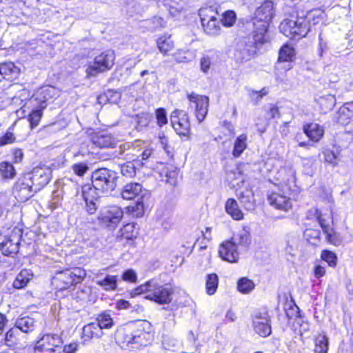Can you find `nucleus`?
I'll return each mask as SVG.
<instances>
[{"label": "nucleus", "mask_w": 353, "mask_h": 353, "mask_svg": "<svg viewBox=\"0 0 353 353\" xmlns=\"http://www.w3.org/2000/svg\"><path fill=\"white\" fill-rule=\"evenodd\" d=\"M32 275L29 274L26 270H22L15 279L13 286L17 289H21L25 287L31 279Z\"/></svg>", "instance_id": "47"}, {"label": "nucleus", "mask_w": 353, "mask_h": 353, "mask_svg": "<svg viewBox=\"0 0 353 353\" xmlns=\"http://www.w3.org/2000/svg\"><path fill=\"white\" fill-rule=\"evenodd\" d=\"M117 173L108 168H99L92 172V188L95 192L108 193L114 190L117 182Z\"/></svg>", "instance_id": "3"}, {"label": "nucleus", "mask_w": 353, "mask_h": 353, "mask_svg": "<svg viewBox=\"0 0 353 353\" xmlns=\"http://www.w3.org/2000/svg\"><path fill=\"white\" fill-rule=\"evenodd\" d=\"M0 174L3 179H12L16 175L14 166L9 162L3 161L0 163Z\"/></svg>", "instance_id": "45"}, {"label": "nucleus", "mask_w": 353, "mask_h": 353, "mask_svg": "<svg viewBox=\"0 0 353 353\" xmlns=\"http://www.w3.org/2000/svg\"><path fill=\"white\" fill-rule=\"evenodd\" d=\"M321 259L327 263L330 267H335L337 263V257L335 253L324 250L321 253Z\"/></svg>", "instance_id": "53"}, {"label": "nucleus", "mask_w": 353, "mask_h": 353, "mask_svg": "<svg viewBox=\"0 0 353 353\" xmlns=\"http://www.w3.org/2000/svg\"><path fill=\"white\" fill-rule=\"evenodd\" d=\"M305 238L312 244L317 243L319 236L320 231L312 228H307L304 232Z\"/></svg>", "instance_id": "52"}, {"label": "nucleus", "mask_w": 353, "mask_h": 353, "mask_svg": "<svg viewBox=\"0 0 353 353\" xmlns=\"http://www.w3.org/2000/svg\"><path fill=\"white\" fill-rule=\"evenodd\" d=\"M143 188L140 183H130L123 187L121 191V196L126 200H132L136 198L143 199Z\"/></svg>", "instance_id": "24"}, {"label": "nucleus", "mask_w": 353, "mask_h": 353, "mask_svg": "<svg viewBox=\"0 0 353 353\" xmlns=\"http://www.w3.org/2000/svg\"><path fill=\"white\" fill-rule=\"evenodd\" d=\"M252 325L256 333L263 337L271 334L270 316L267 312H257L253 317Z\"/></svg>", "instance_id": "14"}, {"label": "nucleus", "mask_w": 353, "mask_h": 353, "mask_svg": "<svg viewBox=\"0 0 353 353\" xmlns=\"http://www.w3.org/2000/svg\"><path fill=\"white\" fill-rule=\"evenodd\" d=\"M150 323L147 321H140L134 330V347L137 348L139 346L146 345L150 341Z\"/></svg>", "instance_id": "15"}, {"label": "nucleus", "mask_w": 353, "mask_h": 353, "mask_svg": "<svg viewBox=\"0 0 353 353\" xmlns=\"http://www.w3.org/2000/svg\"><path fill=\"white\" fill-rule=\"evenodd\" d=\"M170 121L176 132L179 136H187L190 130L188 114L181 110H174L170 115Z\"/></svg>", "instance_id": "10"}, {"label": "nucleus", "mask_w": 353, "mask_h": 353, "mask_svg": "<svg viewBox=\"0 0 353 353\" xmlns=\"http://www.w3.org/2000/svg\"><path fill=\"white\" fill-rule=\"evenodd\" d=\"M226 179L234 187L240 186L245 181V176L239 168L228 171L226 174Z\"/></svg>", "instance_id": "34"}, {"label": "nucleus", "mask_w": 353, "mask_h": 353, "mask_svg": "<svg viewBox=\"0 0 353 353\" xmlns=\"http://www.w3.org/2000/svg\"><path fill=\"white\" fill-rule=\"evenodd\" d=\"M128 162L120 165L121 173L127 178H132L136 174V165L139 163V160H134L132 157L125 158Z\"/></svg>", "instance_id": "35"}, {"label": "nucleus", "mask_w": 353, "mask_h": 353, "mask_svg": "<svg viewBox=\"0 0 353 353\" xmlns=\"http://www.w3.org/2000/svg\"><path fill=\"white\" fill-rule=\"evenodd\" d=\"M23 232L15 227L8 234L0 233V249L4 255L16 254L19 251Z\"/></svg>", "instance_id": "5"}, {"label": "nucleus", "mask_w": 353, "mask_h": 353, "mask_svg": "<svg viewBox=\"0 0 353 353\" xmlns=\"http://www.w3.org/2000/svg\"><path fill=\"white\" fill-rule=\"evenodd\" d=\"M37 191L35 190L34 184L31 181L30 176L26 174L20 178L15 183L13 193L18 201L24 202L32 197L34 192Z\"/></svg>", "instance_id": "8"}, {"label": "nucleus", "mask_w": 353, "mask_h": 353, "mask_svg": "<svg viewBox=\"0 0 353 353\" xmlns=\"http://www.w3.org/2000/svg\"><path fill=\"white\" fill-rule=\"evenodd\" d=\"M118 276L107 274L103 279H98L96 283L105 291H114L117 288Z\"/></svg>", "instance_id": "31"}, {"label": "nucleus", "mask_w": 353, "mask_h": 353, "mask_svg": "<svg viewBox=\"0 0 353 353\" xmlns=\"http://www.w3.org/2000/svg\"><path fill=\"white\" fill-rule=\"evenodd\" d=\"M353 117V102L345 103L334 114L333 121L341 125L348 124Z\"/></svg>", "instance_id": "20"}, {"label": "nucleus", "mask_w": 353, "mask_h": 353, "mask_svg": "<svg viewBox=\"0 0 353 353\" xmlns=\"http://www.w3.org/2000/svg\"><path fill=\"white\" fill-rule=\"evenodd\" d=\"M218 284H219L218 276L214 273L208 274L207 276L206 282H205L206 292L209 295L214 294L216 291Z\"/></svg>", "instance_id": "44"}, {"label": "nucleus", "mask_w": 353, "mask_h": 353, "mask_svg": "<svg viewBox=\"0 0 353 353\" xmlns=\"http://www.w3.org/2000/svg\"><path fill=\"white\" fill-rule=\"evenodd\" d=\"M329 348L328 338L324 333L318 334L314 338V353H327Z\"/></svg>", "instance_id": "37"}, {"label": "nucleus", "mask_w": 353, "mask_h": 353, "mask_svg": "<svg viewBox=\"0 0 353 353\" xmlns=\"http://www.w3.org/2000/svg\"><path fill=\"white\" fill-rule=\"evenodd\" d=\"M173 292L174 289L172 287L168 285H160L157 281L154 280V288L145 298L159 304H165L171 301Z\"/></svg>", "instance_id": "11"}, {"label": "nucleus", "mask_w": 353, "mask_h": 353, "mask_svg": "<svg viewBox=\"0 0 353 353\" xmlns=\"http://www.w3.org/2000/svg\"><path fill=\"white\" fill-rule=\"evenodd\" d=\"M55 91V88L51 86H46L39 89L36 92V96L44 95V99H41V103H39V107L41 108V109H45L47 106L46 102L53 98Z\"/></svg>", "instance_id": "40"}, {"label": "nucleus", "mask_w": 353, "mask_h": 353, "mask_svg": "<svg viewBox=\"0 0 353 353\" xmlns=\"http://www.w3.org/2000/svg\"><path fill=\"white\" fill-rule=\"evenodd\" d=\"M114 60L115 54L113 51L102 52L86 65V77L88 78L94 77L99 73L110 70L114 64Z\"/></svg>", "instance_id": "4"}, {"label": "nucleus", "mask_w": 353, "mask_h": 353, "mask_svg": "<svg viewBox=\"0 0 353 353\" xmlns=\"http://www.w3.org/2000/svg\"><path fill=\"white\" fill-rule=\"evenodd\" d=\"M43 109H41V108L39 107L38 109L32 110L29 114L28 121L30 122L31 128H34L38 125L43 115Z\"/></svg>", "instance_id": "50"}, {"label": "nucleus", "mask_w": 353, "mask_h": 353, "mask_svg": "<svg viewBox=\"0 0 353 353\" xmlns=\"http://www.w3.org/2000/svg\"><path fill=\"white\" fill-rule=\"evenodd\" d=\"M82 194L86 204V211L90 214H94L98 208L96 201L99 197V193L95 192L94 188H92L90 185H85L82 188Z\"/></svg>", "instance_id": "17"}, {"label": "nucleus", "mask_w": 353, "mask_h": 353, "mask_svg": "<svg viewBox=\"0 0 353 353\" xmlns=\"http://www.w3.org/2000/svg\"><path fill=\"white\" fill-rule=\"evenodd\" d=\"M315 102L319 105L320 111L326 114L330 112L336 105V98L333 94H325L315 98Z\"/></svg>", "instance_id": "27"}, {"label": "nucleus", "mask_w": 353, "mask_h": 353, "mask_svg": "<svg viewBox=\"0 0 353 353\" xmlns=\"http://www.w3.org/2000/svg\"><path fill=\"white\" fill-rule=\"evenodd\" d=\"M52 284L58 290H63L74 285V280L69 269L57 272L52 278Z\"/></svg>", "instance_id": "19"}, {"label": "nucleus", "mask_w": 353, "mask_h": 353, "mask_svg": "<svg viewBox=\"0 0 353 353\" xmlns=\"http://www.w3.org/2000/svg\"><path fill=\"white\" fill-rule=\"evenodd\" d=\"M19 72L20 68L12 62L4 63L0 65V73L5 79H15Z\"/></svg>", "instance_id": "32"}, {"label": "nucleus", "mask_w": 353, "mask_h": 353, "mask_svg": "<svg viewBox=\"0 0 353 353\" xmlns=\"http://www.w3.org/2000/svg\"><path fill=\"white\" fill-rule=\"evenodd\" d=\"M200 63H201V70L203 72L206 73V72H208V71L210 68V66H211V64H212V61H211L210 58L208 56H203L201 59Z\"/></svg>", "instance_id": "62"}, {"label": "nucleus", "mask_w": 353, "mask_h": 353, "mask_svg": "<svg viewBox=\"0 0 353 353\" xmlns=\"http://www.w3.org/2000/svg\"><path fill=\"white\" fill-rule=\"evenodd\" d=\"M62 340L57 334H44L34 345L35 353H59L62 350Z\"/></svg>", "instance_id": "6"}, {"label": "nucleus", "mask_w": 353, "mask_h": 353, "mask_svg": "<svg viewBox=\"0 0 353 353\" xmlns=\"http://www.w3.org/2000/svg\"><path fill=\"white\" fill-rule=\"evenodd\" d=\"M15 137L11 132H7L3 136L0 137V146H4L11 144L15 141Z\"/></svg>", "instance_id": "59"}, {"label": "nucleus", "mask_w": 353, "mask_h": 353, "mask_svg": "<svg viewBox=\"0 0 353 353\" xmlns=\"http://www.w3.org/2000/svg\"><path fill=\"white\" fill-rule=\"evenodd\" d=\"M256 48L252 44L240 43L235 50L234 56L238 62H244L251 59L256 53Z\"/></svg>", "instance_id": "23"}, {"label": "nucleus", "mask_w": 353, "mask_h": 353, "mask_svg": "<svg viewBox=\"0 0 353 353\" xmlns=\"http://www.w3.org/2000/svg\"><path fill=\"white\" fill-rule=\"evenodd\" d=\"M142 199H143L139 198L135 205L129 207L132 209V212H135L137 216H141L144 212V205Z\"/></svg>", "instance_id": "60"}, {"label": "nucleus", "mask_w": 353, "mask_h": 353, "mask_svg": "<svg viewBox=\"0 0 353 353\" xmlns=\"http://www.w3.org/2000/svg\"><path fill=\"white\" fill-rule=\"evenodd\" d=\"M188 99L190 101V107L194 108V114L197 121L199 123L202 122L208 112L209 98L192 92L188 94Z\"/></svg>", "instance_id": "9"}, {"label": "nucleus", "mask_w": 353, "mask_h": 353, "mask_svg": "<svg viewBox=\"0 0 353 353\" xmlns=\"http://www.w3.org/2000/svg\"><path fill=\"white\" fill-rule=\"evenodd\" d=\"M72 170L75 174L81 176L88 170V166L84 163H74L72 166Z\"/></svg>", "instance_id": "57"}, {"label": "nucleus", "mask_w": 353, "mask_h": 353, "mask_svg": "<svg viewBox=\"0 0 353 353\" xmlns=\"http://www.w3.org/2000/svg\"><path fill=\"white\" fill-rule=\"evenodd\" d=\"M230 241L237 247L247 248L251 243V237L250 233L243 229L234 234Z\"/></svg>", "instance_id": "36"}, {"label": "nucleus", "mask_w": 353, "mask_h": 353, "mask_svg": "<svg viewBox=\"0 0 353 353\" xmlns=\"http://www.w3.org/2000/svg\"><path fill=\"white\" fill-rule=\"evenodd\" d=\"M247 141L248 136L246 134H242L235 139L232 152V154L234 158L240 157L245 150L248 148Z\"/></svg>", "instance_id": "33"}, {"label": "nucleus", "mask_w": 353, "mask_h": 353, "mask_svg": "<svg viewBox=\"0 0 353 353\" xmlns=\"http://www.w3.org/2000/svg\"><path fill=\"white\" fill-rule=\"evenodd\" d=\"M270 204L276 209L288 211L291 209L292 202L291 199L285 194H281L280 192H272L268 198Z\"/></svg>", "instance_id": "18"}, {"label": "nucleus", "mask_w": 353, "mask_h": 353, "mask_svg": "<svg viewBox=\"0 0 353 353\" xmlns=\"http://www.w3.org/2000/svg\"><path fill=\"white\" fill-rule=\"evenodd\" d=\"M154 288V279H151L144 284L141 285L137 287L132 292V296H137L145 292H149L150 294L152 292V290Z\"/></svg>", "instance_id": "48"}, {"label": "nucleus", "mask_w": 353, "mask_h": 353, "mask_svg": "<svg viewBox=\"0 0 353 353\" xmlns=\"http://www.w3.org/2000/svg\"><path fill=\"white\" fill-rule=\"evenodd\" d=\"M122 279L125 281L136 283L137 281V276L134 270L129 269L123 272Z\"/></svg>", "instance_id": "61"}, {"label": "nucleus", "mask_w": 353, "mask_h": 353, "mask_svg": "<svg viewBox=\"0 0 353 353\" xmlns=\"http://www.w3.org/2000/svg\"><path fill=\"white\" fill-rule=\"evenodd\" d=\"M280 31L291 39L299 40L305 37L309 31V23L306 19L291 15L285 19L279 26Z\"/></svg>", "instance_id": "2"}, {"label": "nucleus", "mask_w": 353, "mask_h": 353, "mask_svg": "<svg viewBox=\"0 0 353 353\" xmlns=\"http://www.w3.org/2000/svg\"><path fill=\"white\" fill-rule=\"evenodd\" d=\"M121 235L126 239H132L136 236L135 227L133 223L125 225L120 230Z\"/></svg>", "instance_id": "51"}, {"label": "nucleus", "mask_w": 353, "mask_h": 353, "mask_svg": "<svg viewBox=\"0 0 353 353\" xmlns=\"http://www.w3.org/2000/svg\"><path fill=\"white\" fill-rule=\"evenodd\" d=\"M325 161L333 167L338 165L339 159L337 155L332 150L327 149L323 152Z\"/></svg>", "instance_id": "55"}, {"label": "nucleus", "mask_w": 353, "mask_h": 353, "mask_svg": "<svg viewBox=\"0 0 353 353\" xmlns=\"http://www.w3.org/2000/svg\"><path fill=\"white\" fill-rule=\"evenodd\" d=\"M157 124L162 126L168 123L165 110L163 108H159L155 112Z\"/></svg>", "instance_id": "58"}, {"label": "nucleus", "mask_w": 353, "mask_h": 353, "mask_svg": "<svg viewBox=\"0 0 353 353\" xmlns=\"http://www.w3.org/2000/svg\"><path fill=\"white\" fill-rule=\"evenodd\" d=\"M199 14L201 24L205 22L210 21L212 19L216 18L219 15L218 12L212 7L201 8Z\"/></svg>", "instance_id": "46"}, {"label": "nucleus", "mask_w": 353, "mask_h": 353, "mask_svg": "<svg viewBox=\"0 0 353 353\" xmlns=\"http://www.w3.org/2000/svg\"><path fill=\"white\" fill-rule=\"evenodd\" d=\"M103 335V331L97 323L91 322L82 328L81 340L83 344L89 343L92 339H99Z\"/></svg>", "instance_id": "22"}, {"label": "nucleus", "mask_w": 353, "mask_h": 353, "mask_svg": "<svg viewBox=\"0 0 353 353\" xmlns=\"http://www.w3.org/2000/svg\"><path fill=\"white\" fill-rule=\"evenodd\" d=\"M317 215V220L320 224L323 232L326 234V239L330 243L334 245H339L342 242L341 236L335 232L332 226V220L330 215L323 216L319 213L318 210H316Z\"/></svg>", "instance_id": "12"}, {"label": "nucleus", "mask_w": 353, "mask_h": 353, "mask_svg": "<svg viewBox=\"0 0 353 353\" xmlns=\"http://www.w3.org/2000/svg\"><path fill=\"white\" fill-rule=\"evenodd\" d=\"M123 216L122 209L118 206L112 205L102 209L98 216V220L105 227L115 228Z\"/></svg>", "instance_id": "7"}, {"label": "nucleus", "mask_w": 353, "mask_h": 353, "mask_svg": "<svg viewBox=\"0 0 353 353\" xmlns=\"http://www.w3.org/2000/svg\"><path fill=\"white\" fill-rule=\"evenodd\" d=\"M159 50L164 55L172 50L174 48V42L170 35L160 37L157 41Z\"/></svg>", "instance_id": "39"}, {"label": "nucleus", "mask_w": 353, "mask_h": 353, "mask_svg": "<svg viewBox=\"0 0 353 353\" xmlns=\"http://www.w3.org/2000/svg\"><path fill=\"white\" fill-rule=\"evenodd\" d=\"M90 139L93 145L100 148H114L117 145V140L104 132H94Z\"/></svg>", "instance_id": "21"}, {"label": "nucleus", "mask_w": 353, "mask_h": 353, "mask_svg": "<svg viewBox=\"0 0 353 353\" xmlns=\"http://www.w3.org/2000/svg\"><path fill=\"white\" fill-rule=\"evenodd\" d=\"M202 26L205 32L209 35L216 36L220 33L221 27L217 17L210 21L205 22Z\"/></svg>", "instance_id": "42"}, {"label": "nucleus", "mask_w": 353, "mask_h": 353, "mask_svg": "<svg viewBox=\"0 0 353 353\" xmlns=\"http://www.w3.org/2000/svg\"><path fill=\"white\" fill-rule=\"evenodd\" d=\"M303 131L313 141H319L324 134L323 129L317 123H311L304 126Z\"/></svg>", "instance_id": "30"}, {"label": "nucleus", "mask_w": 353, "mask_h": 353, "mask_svg": "<svg viewBox=\"0 0 353 353\" xmlns=\"http://www.w3.org/2000/svg\"><path fill=\"white\" fill-rule=\"evenodd\" d=\"M219 254L223 260L229 263H236L239 259L238 248L230 240L220 245Z\"/></svg>", "instance_id": "16"}, {"label": "nucleus", "mask_w": 353, "mask_h": 353, "mask_svg": "<svg viewBox=\"0 0 353 353\" xmlns=\"http://www.w3.org/2000/svg\"><path fill=\"white\" fill-rule=\"evenodd\" d=\"M225 212L234 220L240 221L243 219V213L239 207L234 199H228L225 203Z\"/></svg>", "instance_id": "29"}, {"label": "nucleus", "mask_w": 353, "mask_h": 353, "mask_svg": "<svg viewBox=\"0 0 353 353\" xmlns=\"http://www.w3.org/2000/svg\"><path fill=\"white\" fill-rule=\"evenodd\" d=\"M21 332L14 326L10 328L6 334L4 341L5 344L10 347H17L23 346L26 343L21 338Z\"/></svg>", "instance_id": "25"}, {"label": "nucleus", "mask_w": 353, "mask_h": 353, "mask_svg": "<svg viewBox=\"0 0 353 353\" xmlns=\"http://www.w3.org/2000/svg\"><path fill=\"white\" fill-rule=\"evenodd\" d=\"M108 100L112 103H116L121 97V94L117 91L108 90L106 92Z\"/></svg>", "instance_id": "63"}, {"label": "nucleus", "mask_w": 353, "mask_h": 353, "mask_svg": "<svg viewBox=\"0 0 353 353\" xmlns=\"http://www.w3.org/2000/svg\"><path fill=\"white\" fill-rule=\"evenodd\" d=\"M52 170L49 166L36 167L31 173L28 174L35 186V190H40L46 186L51 179Z\"/></svg>", "instance_id": "13"}, {"label": "nucleus", "mask_w": 353, "mask_h": 353, "mask_svg": "<svg viewBox=\"0 0 353 353\" xmlns=\"http://www.w3.org/2000/svg\"><path fill=\"white\" fill-rule=\"evenodd\" d=\"M254 40L256 43H263L266 41L265 34L269 23L274 15V4L271 1H265L259 7L254 13Z\"/></svg>", "instance_id": "1"}, {"label": "nucleus", "mask_w": 353, "mask_h": 353, "mask_svg": "<svg viewBox=\"0 0 353 353\" xmlns=\"http://www.w3.org/2000/svg\"><path fill=\"white\" fill-rule=\"evenodd\" d=\"M176 176L177 172L176 171L168 172L165 174V181L172 185H174L176 183Z\"/></svg>", "instance_id": "64"}, {"label": "nucleus", "mask_w": 353, "mask_h": 353, "mask_svg": "<svg viewBox=\"0 0 353 353\" xmlns=\"http://www.w3.org/2000/svg\"><path fill=\"white\" fill-rule=\"evenodd\" d=\"M238 199L246 210L252 211L255 209L256 201L254 194L251 188H246L238 195Z\"/></svg>", "instance_id": "26"}, {"label": "nucleus", "mask_w": 353, "mask_h": 353, "mask_svg": "<svg viewBox=\"0 0 353 353\" xmlns=\"http://www.w3.org/2000/svg\"><path fill=\"white\" fill-rule=\"evenodd\" d=\"M95 323L99 325L101 331L103 329H110L114 325V321L108 312H103L98 314Z\"/></svg>", "instance_id": "41"}, {"label": "nucleus", "mask_w": 353, "mask_h": 353, "mask_svg": "<svg viewBox=\"0 0 353 353\" xmlns=\"http://www.w3.org/2000/svg\"><path fill=\"white\" fill-rule=\"evenodd\" d=\"M35 321L33 318L26 316L18 318L14 323V326L19 332L28 334L32 332L35 328Z\"/></svg>", "instance_id": "28"}, {"label": "nucleus", "mask_w": 353, "mask_h": 353, "mask_svg": "<svg viewBox=\"0 0 353 353\" xmlns=\"http://www.w3.org/2000/svg\"><path fill=\"white\" fill-rule=\"evenodd\" d=\"M236 20V14L233 11H227L223 14L221 23L224 26L230 27L233 26Z\"/></svg>", "instance_id": "56"}, {"label": "nucleus", "mask_w": 353, "mask_h": 353, "mask_svg": "<svg viewBox=\"0 0 353 353\" xmlns=\"http://www.w3.org/2000/svg\"><path fill=\"white\" fill-rule=\"evenodd\" d=\"M117 339L121 343L122 347H134V331L128 329H124L119 332L117 334Z\"/></svg>", "instance_id": "38"}, {"label": "nucleus", "mask_w": 353, "mask_h": 353, "mask_svg": "<svg viewBox=\"0 0 353 353\" xmlns=\"http://www.w3.org/2000/svg\"><path fill=\"white\" fill-rule=\"evenodd\" d=\"M294 55V49L292 46L286 44L283 46L279 51V61L291 62L293 60Z\"/></svg>", "instance_id": "43"}, {"label": "nucleus", "mask_w": 353, "mask_h": 353, "mask_svg": "<svg viewBox=\"0 0 353 353\" xmlns=\"http://www.w3.org/2000/svg\"><path fill=\"white\" fill-rule=\"evenodd\" d=\"M69 270L75 284L81 282L86 276L85 270L81 268H72Z\"/></svg>", "instance_id": "54"}, {"label": "nucleus", "mask_w": 353, "mask_h": 353, "mask_svg": "<svg viewBox=\"0 0 353 353\" xmlns=\"http://www.w3.org/2000/svg\"><path fill=\"white\" fill-rule=\"evenodd\" d=\"M237 288L239 292L243 294H248L254 289V283L247 278H242L239 280Z\"/></svg>", "instance_id": "49"}]
</instances>
